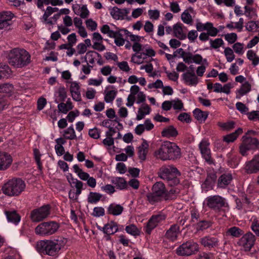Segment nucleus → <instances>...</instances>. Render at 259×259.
I'll use <instances>...</instances> for the list:
<instances>
[{
	"label": "nucleus",
	"instance_id": "f257e3e1",
	"mask_svg": "<svg viewBox=\"0 0 259 259\" xmlns=\"http://www.w3.org/2000/svg\"><path fill=\"white\" fill-rule=\"evenodd\" d=\"M67 242V239L59 236L53 239H45L37 241L36 250L41 254L56 259L61 254Z\"/></svg>",
	"mask_w": 259,
	"mask_h": 259
},
{
	"label": "nucleus",
	"instance_id": "f03ea898",
	"mask_svg": "<svg viewBox=\"0 0 259 259\" xmlns=\"http://www.w3.org/2000/svg\"><path fill=\"white\" fill-rule=\"evenodd\" d=\"M155 155L163 161L175 160L181 157V149L175 143L166 141L155 151Z\"/></svg>",
	"mask_w": 259,
	"mask_h": 259
},
{
	"label": "nucleus",
	"instance_id": "7ed1b4c3",
	"mask_svg": "<svg viewBox=\"0 0 259 259\" xmlns=\"http://www.w3.org/2000/svg\"><path fill=\"white\" fill-rule=\"evenodd\" d=\"M9 63L17 68H23L31 61L29 53L23 49L15 48L11 50L9 54Z\"/></svg>",
	"mask_w": 259,
	"mask_h": 259
},
{
	"label": "nucleus",
	"instance_id": "20e7f679",
	"mask_svg": "<svg viewBox=\"0 0 259 259\" xmlns=\"http://www.w3.org/2000/svg\"><path fill=\"white\" fill-rule=\"evenodd\" d=\"M25 186V183L22 179L13 178L4 184L2 191L8 196H18L24 190Z\"/></svg>",
	"mask_w": 259,
	"mask_h": 259
},
{
	"label": "nucleus",
	"instance_id": "39448f33",
	"mask_svg": "<svg viewBox=\"0 0 259 259\" xmlns=\"http://www.w3.org/2000/svg\"><path fill=\"white\" fill-rule=\"evenodd\" d=\"M59 227V224L55 221L43 222L35 227L34 232L36 235L47 236L55 234Z\"/></svg>",
	"mask_w": 259,
	"mask_h": 259
},
{
	"label": "nucleus",
	"instance_id": "423d86ee",
	"mask_svg": "<svg viewBox=\"0 0 259 259\" xmlns=\"http://www.w3.org/2000/svg\"><path fill=\"white\" fill-rule=\"evenodd\" d=\"M206 206L215 211H220L223 208H228L226 199L220 195L207 197L205 199Z\"/></svg>",
	"mask_w": 259,
	"mask_h": 259
},
{
	"label": "nucleus",
	"instance_id": "0eeeda50",
	"mask_svg": "<svg viewBox=\"0 0 259 259\" xmlns=\"http://www.w3.org/2000/svg\"><path fill=\"white\" fill-rule=\"evenodd\" d=\"M239 147V152L242 156L247 155V152L250 150L259 149V141L255 138L244 136Z\"/></svg>",
	"mask_w": 259,
	"mask_h": 259
},
{
	"label": "nucleus",
	"instance_id": "6e6552de",
	"mask_svg": "<svg viewBox=\"0 0 259 259\" xmlns=\"http://www.w3.org/2000/svg\"><path fill=\"white\" fill-rule=\"evenodd\" d=\"M198 244L192 240L183 243L176 250L178 255L189 256L195 254L198 251Z\"/></svg>",
	"mask_w": 259,
	"mask_h": 259
},
{
	"label": "nucleus",
	"instance_id": "1a4fd4ad",
	"mask_svg": "<svg viewBox=\"0 0 259 259\" xmlns=\"http://www.w3.org/2000/svg\"><path fill=\"white\" fill-rule=\"evenodd\" d=\"M51 206L44 205L31 211L30 218L33 222H39L47 218L50 214Z\"/></svg>",
	"mask_w": 259,
	"mask_h": 259
},
{
	"label": "nucleus",
	"instance_id": "9d476101",
	"mask_svg": "<svg viewBox=\"0 0 259 259\" xmlns=\"http://www.w3.org/2000/svg\"><path fill=\"white\" fill-rule=\"evenodd\" d=\"M165 219L166 215L162 212L153 215L147 223L145 228V232L148 234H150L152 230L156 228L159 223L165 220Z\"/></svg>",
	"mask_w": 259,
	"mask_h": 259
},
{
	"label": "nucleus",
	"instance_id": "9b49d317",
	"mask_svg": "<svg viewBox=\"0 0 259 259\" xmlns=\"http://www.w3.org/2000/svg\"><path fill=\"white\" fill-rule=\"evenodd\" d=\"M176 174L180 175L178 169L171 165L162 166L157 173L158 176L165 181Z\"/></svg>",
	"mask_w": 259,
	"mask_h": 259
},
{
	"label": "nucleus",
	"instance_id": "f8f14e48",
	"mask_svg": "<svg viewBox=\"0 0 259 259\" xmlns=\"http://www.w3.org/2000/svg\"><path fill=\"white\" fill-rule=\"evenodd\" d=\"M256 238L251 232H248L244 235L239 240V244L243 247L245 251H249L254 245Z\"/></svg>",
	"mask_w": 259,
	"mask_h": 259
},
{
	"label": "nucleus",
	"instance_id": "ddd939ff",
	"mask_svg": "<svg viewBox=\"0 0 259 259\" xmlns=\"http://www.w3.org/2000/svg\"><path fill=\"white\" fill-rule=\"evenodd\" d=\"M209 143L206 140H202L199 145L202 157L209 164H214V160L211 157V151L209 148Z\"/></svg>",
	"mask_w": 259,
	"mask_h": 259
},
{
	"label": "nucleus",
	"instance_id": "4468645a",
	"mask_svg": "<svg viewBox=\"0 0 259 259\" xmlns=\"http://www.w3.org/2000/svg\"><path fill=\"white\" fill-rule=\"evenodd\" d=\"M200 243L204 247L210 249L219 246V240L217 237L207 235L200 238Z\"/></svg>",
	"mask_w": 259,
	"mask_h": 259
},
{
	"label": "nucleus",
	"instance_id": "2eb2a0df",
	"mask_svg": "<svg viewBox=\"0 0 259 259\" xmlns=\"http://www.w3.org/2000/svg\"><path fill=\"white\" fill-rule=\"evenodd\" d=\"M245 170L248 174H255L259 171V154L254 155L252 160L246 163Z\"/></svg>",
	"mask_w": 259,
	"mask_h": 259
},
{
	"label": "nucleus",
	"instance_id": "dca6fc26",
	"mask_svg": "<svg viewBox=\"0 0 259 259\" xmlns=\"http://www.w3.org/2000/svg\"><path fill=\"white\" fill-rule=\"evenodd\" d=\"M13 158L8 153L0 151V171L8 169L11 165Z\"/></svg>",
	"mask_w": 259,
	"mask_h": 259
},
{
	"label": "nucleus",
	"instance_id": "f3484780",
	"mask_svg": "<svg viewBox=\"0 0 259 259\" xmlns=\"http://www.w3.org/2000/svg\"><path fill=\"white\" fill-rule=\"evenodd\" d=\"M13 14L11 12L0 13V29H7L11 25Z\"/></svg>",
	"mask_w": 259,
	"mask_h": 259
},
{
	"label": "nucleus",
	"instance_id": "a211bd4d",
	"mask_svg": "<svg viewBox=\"0 0 259 259\" xmlns=\"http://www.w3.org/2000/svg\"><path fill=\"white\" fill-rule=\"evenodd\" d=\"M180 233V226L178 224H174L166 231L165 237L169 241L174 242L177 240Z\"/></svg>",
	"mask_w": 259,
	"mask_h": 259
},
{
	"label": "nucleus",
	"instance_id": "6ab92c4d",
	"mask_svg": "<svg viewBox=\"0 0 259 259\" xmlns=\"http://www.w3.org/2000/svg\"><path fill=\"white\" fill-rule=\"evenodd\" d=\"M184 82L189 85L196 86L198 82V78L194 71H188L182 75Z\"/></svg>",
	"mask_w": 259,
	"mask_h": 259
},
{
	"label": "nucleus",
	"instance_id": "aec40b11",
	"mask_svg": "<svg viewBox=\"0 0 259 259\" xmlns=\"http://www.w3.org/2000/svg\"><path fill=\"white\" fill-rule=\"evenodd\" d=\"M70 84V92L73 99L76 101H80L81 100L80 91V86L76 81H67Z\"/></svg>",
	"mask_w": 259,
	"mask_h": 259
},
{
	"label": "nucleus",
	"instance_id": "412c9836",
	"mask_svg": "<svg viewBox=\"0 0 259 259\" xmlns=\"http://www.w3.org/2000/svg\"><path fill=\"white\" fill-rule=\"evenodd\" d=\"M152 191H153L155 194L158 195L162 198L164 196H165L168 199V196L166 195L167 190L165 187L164 184L161 182H157L155 183L152 188Z\"/></svg>",
	"mask_w": 259,
	"mask_h": 259
},
{
	"label": "nucleus",
	"instance_id": "4be33fe9",
	"mask_svg": "<svg viewBox=\"0 0 259 259\" xmlns=\"http://www.w3.org/2000/svg\"><path fill=\"white\" fill-rule=\"evenodd\" d=\"M232 179L233 177L231 173L222 174L218 179V187L221 188H226L231 183Z\"/></svg>",
	"mask_w": 259,
	"mask_h": 259
},
{
	"label": "nucleus",
	"instance_id": "5701e85b",
	"mask_svg": "<svg viewBox=\"0 0 259 259\" xmlns=\"http://www.w3.org/2000/svg\"><path fill=\"white\" fill-rule=\"evenodd\" d=\"M128 13V11L127 9H120L116 7H114L110 12L111 15L116 20L123 19Z\"/></svg>",
	"mask_w": 259,
	"mask_h": 259
},
{
	"label": "nucleus",
	"instance_id": "b1692460",
	"mask_svg": "<svg viewBox=\"0 0 259 259\" xmlns=\"http://www.w3.org/2000/svg\"><path fill=\"white\" fill-rule=\"evenodd\" d=\"M123 209L122 205L113 203L107 208V213L113 215H119L122 213Z\"/></svg>",
	"mask_w": 259,
	"mask_h": 259
},
{
	"label": "nucleus",
	"instance_id": "393cba45",
	"mask_svg": "<svg viewBox=\"0 0 259 259\" xmlns=\"http://www.w3.org/2000/svg\"><path fill=\"white\" fill-rule=\"evenodd\" d=\"M183 25L181 23H177L173 26L174 36L181 40L186 38V35L183 32Z\"/></svg>",
	"mask_w": 259,
	"mask_h": 259
},
{
	"label": "nucleus",
	"instance_id": "a878e982",
	"mask_svg": "<svg viewBox=\"0 0 259 259\" xmlns=\"http://www.w3.org/2000/svg\"><path fill=\"white\" fill-rule=\"evenodd\" d=\"M217 176L215 174H209L207 176V177L202 184V187L206 189V191L208 189H211L216 180Z\"/></svg>",
	"mask_w": 259,
	"mask_h": 259
},
{
	"label": "nucleus",
	"instance_id": "bb28decb",
	"mask_svg": "<svg viewBox=\"0 0 259 259\" xmlns=\"http://www.w3.org/2000/svg\"><path fill=\"white\" fill-rule=\"evenodd\" d=\"M5 214L9 222L17 224L20 221L21 217L15 210L5 211Z\"/></svg>",
	"mask_w": 259,
	"mask_h": 259
},
{
	"label": "nucleus",
	"instance_id": "cd10ccee",
	"mask_svg": "<svg viewBox=\"0 0 259 259\" xmlns=\"http://www.w3.org/2000/svg\"><path fill=\"white\" fill-rule=\"evenodd\" d=\"M149 145L145 140H143L141 145L139 147V157L142 160H145L148 152Z\"/></svg>",
	"mask_w": 259,
	"mask_h": 259
},
{
	"label": "nucleus",
	"instance_id": "c85d7f7f",
	"mask_svg": "<svg viewBox=\"0 0 259 259\" xmlns=\"http://www.w3.org/2000/svg\"><path fill=\"white\" fill-rule=\"evenodd\" d=\"M111 182L116 188L119 190L126 189L128 186L126 181L123 178L115 177L112 180Z\"/></svg>",
	"mask_w": 259,
	"mask_h": 259
},
{
	"label": "nucleus",
	"instance_id": "c756f323",
	"mask_svg": "<svg viewBox=\"0 0 259 259\" xmlns=\"http://www.w3.org/2000/svg\"><path fill=\"white\" fill-rule=\"evenodd\" d=\"M243 133V130L241 128H238L237 130L231 134H228L223 137V141L227 143L233 142L239 136Z\"/></svg>",
	"mask_w": 259,
	"mask_h": 259
},
{
	"label": "nucleus",
	"instance_id": "7c9ffc66",
	"mask_svg": "<svg viewBox=\"0 0 259 259\" xmlns=\"http://www.w3.org/2000/svg\"><path fill=\"white\" fill-rule=\"evenodd\" d=\"M178 135V132L176 128L172 125H170L165 128L161 132V136L163 137L169 138L170 137H176Z\"/></svg>",
	"mask_w": 259,
	"mask_h": 259
},
{
	"label": "nucleus",
	"instance_id": "2f4dec72",
	"mask_svg": "<svg viewBox=\"0 0 259 259\" xmlns=\"http://www.w3.org/2000/svg\"><path fill=\"white\" fill-rule=\"evenodd\" d=\"M103 229L104 233L107 235H112L118 231V227L116 223L111 222L106 224Z\"/></svg>",
	"mask_w": 259,
	"mask_h": 259
},
{
	"label": "nucleus",
	"instance_id": "473e14b6",
	"mask_svg": "<svg viewBox=\"0 0 259 259\" xmlns=\"http://www.w3.org/2000/svg\"><path fill=\"white\" fill-rule=\"evenodd\" d=\"M251 90V85L248 82H245L241 85V88L236 92V98L240 99L242 96L245 95Z\"/></svg>",
	"mask_w": 259,
	"mask_h": 259
},
{
	"label": "nucleus",
	"instance_id": "72a5a7b5",
	"mask_svg": "<svg viewBox=\"0 0 259 259\" xmlns=\"http://www.w3.org/2000/svg\"><path fill=\"white\" fill-rule=\"evenodd\" d=\"M194 117L200 122H204L208 116L207 112L201 111L198 108L195 109L193 111Z\"/></svg>",
	"mask_w": 259,
	"mask_h": 259
},
{
	"label": "nucleus",
	"instance_id": "f704fd0d",
	"mask_svg": "<svg viewBox=\"0 0 259 259\" xmlns=\"http://www.w3.org/2000/svg\"><path fill=\"white\" fill-rule=\"evenodd\" d=\"M147 200L152 205H154L162 200V198L158 195L155 194L152 191V192L148 193L146 195Z\"/></svg>",
	"mask_w": 259,
	"mask_h": 259
},
{
	"label": "nucleus",
	"instance_id": "c9c22d12",
	"mask_svg": "<svg viewBox=\"0 0 259 259\" xmlns=\"http://www.w3.org/2000/svg\"><path fill=\"white\" fill-rule=\"evenodd\" d=\"M228 161L227 163L228 165L231 167H236L239 164V160L238 157L232 153H229L227 154Z\"/></svg>",
	"mask_w": 259,
	"mask_h": 259
},
{
	"label": "nucleus",
	"instance_id": "e433bc0d",
	"mask_svg": "<svg viewBox=\"0 0 259 259\" xmlns=\"http://www.w3.org/2000/svg\"><path fill=\"white\" fill-rule=\"evenodd\" d=\"M244 232L242 230L237 227H233L228 229L226 233L233 237L238 238L243 235Z\"/></svg>",
	"mask_w": 259,
	"mask_h": 259
},
{
	"label": "nucleus",
	"instance_id": "4c0bfd02",
	"mask_svg": "<svg viewBox=\"0 0 259 259\" xmlns=\"http://www.w3.org/2000/svg\"><path fill=\"white\" fill-rule=\"evenodd\" d=\"M102 197V195L97 192H90L88 196V202L89 203L95 204L99 202Z\"/></svg>",
	"mask_w": 259,
	"mask_h": 259
},
{
	"label": "nucleus",
	"instance_id": "58836bf2",
	"mask_svg": "<svg viewBox=\"0 0 259 259\" xmlns=\"http://www.w3.org/2000/svg\"><path fill=\"white\" fill-rule=\"evenodd\" d=\"M74 171L77 174L78 177L82 180L86 181L88 179L90 175L88 173L83 171L77 164H75L73 166Z\"/></svg>",
	"mask_w": 259,
	"mask_h": 259
},
{
	"label": "nucleus",
	"instance_id": "ea45409f",
	"mask_svg": "<svg viewBox=\"0 0 259 259\" xmlns=\"http://www.w3.org/2000/svg\"><path fill=\"white\" fill-rule=\"evenodd\" d=\"M246 55L248 59L252 62V64L254 66L259 64V56L253 50H248Z\"/></svg>",
	"mask_w": 259,
	"mask_h": 259
},
{
	"label": "nucleus",
	"instance_id": "a19ab883",
	"mask_svg": "<svg viewBox=\"0 0 259 259\" xmlns=\"http://www.w3.org/2000/svg\"><path fill=\"white\" fill-rule=\"evenodd\" d=\"M63 136L66 139L74 140L76 139L75 131L71 125L64 131Z\"/></svg>",
	"mask_w": 259,
	"mask_h": 259
},
{
	"label": "nucleus",
	"instance_id": "79ce46f5",
	"mask_svg": "<svg viewBox=\"0 0 259 259\" xmlns=\"http://www.w3.org/2000/svg\"><path fill=\"white\" fill-rule=\"evenodd\" d=\"M99 56L100 54L98 53L90 51L87 53L84 57V60L87 63L89 62L90 64H93L95 63V59L96 57Z\"/></svg>",
	"mask_w": 259,
	"mask_h": 259
},
{
	"label": "nucleus",
	"instance_id": "37998d69",
	"mask_svg": "<svg viewBox=\"0 0 259 259\" xmlns=\"http://www.w3.org/2000/svg\"><path fill=\"white\" fill-rule=\"evenodd\" d=\"M57 93L58 95V98L55 100L56 103H59L60 102H64L67 97V92L64 87H60Z\"/></svg>",
	"mask_w": 259,
	"mask_h": 259
},
{
	"label": "nucleus",
	"instance_id": "c03bdc74",
	"mask_svg": "<svg viewBox=\"0 0 259 259\" xmlns=\"http://www.w3.org/2000/svg\"><path fill=\"white\" fill-rule=\"evenodd\" d=\"M251 228L255 234L259 236V218L254 217L251 220Z\"/></svg>",
	"mask_w": 259,
	"mask_h": 259
},
{
	"label": "nucleus",
	"instance_id": "a18cd8bd",
	"mask_svg": "<svg viewBox=\"0 0 259 259\" xmlns=\"http://www.w3.org/2000/svg\"><path fill=\"white\" fill-rule=\"evenodd\" d=\"M117 92L115 90L107 91L105 95L104 100L107 103L112 102L115 99Z\"/></svg>",
	"mask_w": 259,
	"mask_h": 259
},
{
	"label": "nucleus",
	"instance_id": "49530a36",
	"mask_svg": "<svg viewBox=\"0 0 259 259\" xmlns=\"http://www.w3.org/2000/svg\"><path fill=\"white\" fill-rule=\"evenodd\" d=\"M72 183L75 184V187L76 189V192L74 194L78 197V196L81 193V190L83 187V183L82 182L73 178L71 179Z\"/></svg>",
	"mask_w": 259,
	"mask_h": 259
},
{
	"label": "nucleus",
	"instance_id": "de8ad7c7",
	"mask_svg": "<svg viewBox=\"0 0 259 259\" xmlns=\"http://www.w3.org/2000/svg\"><path fill=\"white\" fill-rule=\"evenodd\" d=\"M181 19L183 21V22L187 24H192V23L193 22L192 16L189 14L187 10H185L181 14Z\"/></svg>",
	"mask_w": 259,
	"mask_h": 259
},
{
	"label": "nucleus",
	"instance_id": "09e8293b",
	"mask_svg": "<svg viewBox=\"0 0 259 259\" xmlns=\"http://www.w3.org/2000/svg\"><path fill=\"white\" fill-rule=\"evenodd\" d=\"M235 123L234 121H231L225 123L219 122L218 125L224 130L230 131L235 127Z\"/></svg>",
	"mask_w": 259,
	"mask_h": 259
},
{
	"label": "nucleus",
	"instance_id": "8fccbe9b",
	"mask_svg": "<svg viewBox=\"0 0 259 259\" xmlns=\"http://www.w3.org/2000/svg\"><path fill=\"white\" fill-rule=\"evenodd\" d=\"M245 27L248 31H253L259 28V21H250L246 24Z\"/></svg>",
	"mask_w": 259,
	"mask_h": 259
},
{
	"label": "nucleus",
	"instance_id": "3c124183",
	"mask_svg": "<svg viewBox=\"0 0 259 259\" xmlns=\"http://www.w3.org/2000/svg\"><path fill=\"white\" fill-rule=\"evenodd\" d=\"M224 54L229 62H231L235 58L233 51L230 48L228 47L225 49Z\"/></svg>",
	"mask_w": 259,
	"mask_h": 259
},
{
	"label": "nucleus",
	"instance_id": "603ef678",
	"mask_svg": "<svg viewBox=\"0 0 259 259\" xmlns=\"http://www.w3.org/2000/svg\"><path fill=\"white\" fill-rule=\"evenodd\" d=\"M1 92L3 93L9 94L13 92L14 87L12 84L5 83L0 85Z\"/></svg>",
	"mask_w": 259,
	"mask_h": 259
},
{
	"label": "nucleus",
	"instance_id": "864d4df0",
	"mask_svg": "<svg viewBox=\"0 0 259 259\" xmlns=\"http://www.w3.org/2000/svg\"><path fill=\"white\" fill-rule=\"evenodd\" d=\"M125 231L127 233L134 236L138 235L139 232L137 227L133 224L127 226L125 227Z\"/></svg>",
	"mask_w": 259,
	"mask_h": 259
},
{
	"label": "nucleus",
	"instance_id": "5fc2aeb1",
	"mask_svg": "<svg viewBox=\"0 0 259 259\" xmlns=\"http://www.w3.org/2000/svg\"><path fill=\"white\" fill-rule=\"evenodd\" d=\"M11 70L7 65H2L0 66V79L2 77L7 76L10 74Z\"/></svg>",
	"mask_w": 259,
	"mask_h": 259
},
{
	"label": "nucleus",
	"instance_id": "6e6d98bb",
	"mask_svg": "<svg viewBox=\"0 0 259 259\" xmlns=\"http://www.w3.org/2000/svg\"><path fill=\"white\" fill-rule=\"evenodd\" d=\"M224 44L223 39L221 38H218L214 40H210V47L213 49H217L219 48Z\"/></svg>",
	"mask_w": 259,
	"mask_h": 259
},
{
	"label": "nucleus",
	"instance_id": "4d7b16f0",
	"mask_svg": "<svg viewBox=\"0 0 259 259\" xmlns=\"http://www.w3.org/2000/svg\"><path fill=\"white\" fill-rule=\"evenodd\" d=\"M178 174H176L171 178L167 179L166 181H167L168 185L170 187H175L177 186L180 183L179 179L177 177Z\"/></svg>",
	"mask_w": 259,
	"mask_h": 259
},
{
	"label": "nucleus",
	"instance_id": "13d9d810",
	"mask_svg": "<svg viewBox=\"0 0 259 259\" xmlns=\"http://www.w3.org/2000/svg\"><path fill=\"white\" fill-rule=\"evenodd\" d=\"M211 225V223L209 221H201L197 223V229L198 230H203L210 227Z\"/></svg>",
	"mask_w": 259,
	"mask_h": 259
},
{
	"label": "nucleus",
	"instance_id": "bf43d9fd",
	"mask_svg": "<svg viewBox=\"0 0 259 259\" xmlns=\"http://www.w3.org/2000/svg\"><path fill=\"white\" fill-rule=\"evenodd\" d=\"M34 156L37 165L39 169H41L42 164L40 161V157L41 154L39 152V151L37 149H34L33 150Z\"/></svg>",
	"mask_w": 259,
	"mask_h": 259
},
{
	"label": "nucleus",
	"instance_id": "052dcab7",
	"mask_svg": "<svg viewBox=\"0 0 259 259\" xmlns=\"http://www.w3.org/2000/svg\"><path fill=\"white\" fill-rule=\"evenodd\" d=\"M142 54L145 57L147 56L153 57L155 55V52L153 49L150 48L143 47L142 50Z\"/></svg>",
	"mask_w": 259,
	"mask_h": 259
},
{
	"label": "nucleus",
	"instance_id": "680f3d73",
	"mask_svg": "<svg viewBox=\"0 0 259 259\" xmlns=\"http://www.w3.org/2000/svg\"><path fill=\"white\" fill-rule=\"evenodd\" d=\"M101 31L104 34H107L110 37L114 36V31L110 30L109 26L107 24H105L102 27Z\"/></svg>",
	"mask_w": 259,
	"mask_h": 259
},
{
	"label": "nucleus",
	"instance_id": "e2e57ef3",
	"mask_svg": "<svg viewBox=\"0 0 259 259\" xmlns=\"http://www.w3.org/2000/svg\"><path fill=\"white\" fill-rule=\"evenodd\" d=\"M105 214L104 209L102 207H95L93 209V215L96 217L103 216Z\"/></svg>",
	"mask_w": 259,
	"mask_h": 259
},
{
	"label": "nucleus",
	"instance_id": "0e129e2a",
	"mask_svg": "<svg viewBox=\"0 0 259 259\" xmlns=\"http://www.w3.org/2000/svg\"><path fill=\"white\" fill-rule=\"evenodd\" d=\"M225 39L230 44L234 43L237 38V35L235 33H228L225 35Z\"/></svg>",
	"mask_w": 259,
	"mask_h": 259
},
{
	"label": "nucleus",
	"instance_id": "69168bd1",
	"mask_svg": "<svg viewBox=\"0 0 259 259\" xmlns=\"http://www.w3.org/2000/svg\"><path fill=\"white\" fill-rule=\"evenodd\" d=\"M233 49L235 52L239 55H242L243 53V44L240 42H236L233 46Z\"/></svg>",
	"mask_w": 259,
	"mask_h": 259
},
{
	"label": "nucleus",
	"instance_id": "338daca9",
	"mask_svg": "<svg viewBox=\"0 0 259 259\" xmlns=\"http://www.w3.org/2000/svg\"><path fill=\"white\" fill-rule=\"evenodd\" d=\"M148 15L151 19L157 20L160 16V12L158 10H149Z\"/></svg>",
	"mask_w": 259,
	"mask_h": 259
},
{
	"label": "nucleus",
	"instance_id": "774afa93",
	"mask_svg": "<svg viewBox=\"0 0 259 259\" xmlns=\"http://www.w3.org/2000/svg\"><path fill=\"white\" fill-rule=\"evenodd\" d=\"M247 115L250 120H259V110L247 112Z\"/></svg>",
	"mask_w": 259,
	"mask_h": 259
}]
</instances>
